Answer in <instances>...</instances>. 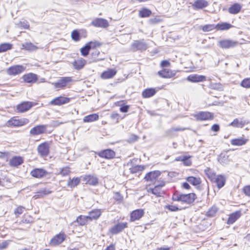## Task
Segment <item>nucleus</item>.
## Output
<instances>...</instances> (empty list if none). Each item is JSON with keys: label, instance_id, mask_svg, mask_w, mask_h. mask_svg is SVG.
I'll list each match as a JSON object with an SVG mask.
<instances>
[{"label": "nucleus", "instance_id": "12", "mask_svg": "<svg viewBox=\"0 0 250 250\" xmlns=\"http://www.w3.org/2000/svg\"><path fill=\"white\" fill-rule=\"evenodd\" d=\"M34 105L31 102H23L17 106V110L18 112L23 113L29 110Z\"/></svg>", "mask_w": 250, "mask_h": 250}, {"label": "nucleus", "instance_id": "4", "mask_svg": "<svg viewBox=\"0 0 250 250\" xmlns=\"http://www.w3.org/2000/svg\"><path fill=\"white\" fill-rule=\"evenodd\" d=\"M238 44L239 42L237 41L230 39H223L218 42V45L222 49L233 48Z\"/></svg>", "mask_w": 250, "mask_h": 250}, {"label": "nucleus", "instance_id": "19", "mask_svg": "<svg viewBox=\"0 0 250 250\" xmlns=\"http://www.w3.org/2000/svg\"><path fill=\"white\" fill-rule=\"evenodd\" d=\"M47 172L43 168H35L30 172L31 175L35 178H41L45 176Z\"/></svg>", "mask_w": 250, "mask_h": 250}, {"label": "nucleus", "instance_id": "25", "mask_svg": "<svg viewBox=\"0 0 250 250\" xmlns=\"http://www.w3.org/2000/svg\"><path fill=\"white\" fill-rule=\"evenodd\" d=\"M242 215L241 211L237 210L236 211L229 216V217L227 221V224L230 225L234 223L238 218L240 217Z\"/></svg>", "mask_w": 250, "mask_h": 250}, {"label": "nucleus", "instance_id": "34", "mask_svg": "<svg viewBox=\"0 0 250 250\" xmlns=\"http://www.w3.org/2000/svg\"><path fill=\"white\" fill-rule=\"evenodd\" d=\"M23 163V159L21 157H14L9 162V164L12 167H17Z\"/></svg>", "mask_w": 250, "mask_h": 250}, {"label": "nucleus", "instance_id": "40", "mask_svg": "<svg viewBox=\"0 0 250 250\" xmlns=\"http://www.w3.org/2000/svg\"><path fill=\"white\" fill-rule=\"evenodd\" d=\"M152 12L151 11L146 8H143L139 11V15L141 18H146L149 17Z\"/></svg>", "mask_w": 250, "mask_h": 250}, {"label": "nucleus", "instance_id": "9", "mask_svg": "<svg viewBox=\"0 0 250 250\" xmlns=\"http://www.w3.org/2000/svg\"><path fill=\"white\" fill-rule=\"evenodd\" d=\"M127 227V224L126 222L119 223L112 227L109 231L112 234H117L122 231Z\"/></svg>", "mask_w": 250, "mask_h": 250}, {"label": "nucleus", "instance_id": "23", "mask_svg": "<svg viewBox=\"0 0 250 250\" xmlns=\"http://www.w3.org/2000/svg\"><path fill=\"white\" fill-rule=\"evenodd\" d=\"M226 181V178L224 176L218 175L215 176L212 182L216 183L217 187L221 188L225 185Z\"/></svg>", "mask_w": 250, "mask_h": 250}, {"label": "nucleus", "instance_id": "41", "mask_svg": "<svg viewBox=\"0 0 250 250\" xmlns=\"http://www.w3.org/2000/svg\"><path fill=\"white\" fill-rule=\"evenodd\" d=\"M89 220L87 216L80 215L77 218L76 222L81 226L85 225Z\"/></svg>", "mask_w": 250, "mask_h": 250}, {"label": "nucleus", "instance_id": "1", "mask_svg": "<svg viewBox=\"0 0 250 250\" xmlns=\"http://www.w3.org/2000/svg\"><path fill=\"white\" fill-rule=\"evenodd\" d=\"M196 198V195L193 193L188 194H179L175 193L172 196V200L175 201L190 204L194 202Z\"/></svg>", "mask_w": 250, "mask_h": 250}, {"label": "nucleus", "instance_id": "64", "mask_svg": "<svg viewBox=\"0 0 250 250\" xmlns=\"http://www.w3.org/2000/svg\"><path fill=\"white\" fill-rule=\"evenodd\" d=\"M119 114L118 113H112L111 115V118L112 119H115L117 120V122H118Z\"/></svg>", "mask_w": 250, "mask_h": 250}, {"label": "nucleus", "instance_id": "45", "mask_svg": "<svg viewBox=\"0 0 250 250\" xmlns=\"http://www.w3.org/2000/svg\"><path fill=\"white\" fill-rule=\"evenodd\" d=\"M218 208L215 206H212L206 213V215L208 217H213L217 213Z\"/></svg>", "mask_w": 250, "mask_h": 250}, {"label": "nucleus", "instance_id": "33", "mask_svg": "<svg viewBox=\"0 0 250 250\" xmlns=\"http://www.w3.org/2000/svg\"><path fill=\"white\" fill-rule=\"evenodd\" d=\"M242 6L238 3H235L232 5L228 9L229 12L232 14H236L238 13L241 9Z\"/></svg>", "mask_w": 250, "mask_h": 250}, {"label": "nucleus", "instance_id": "27", "mask_svg": "<svg viewBox=\"0 0 250 250\" xmlns=\"http://www.w3.org/2000/svg\"><path fill=\"white\" fill-rule=\"evenodd\" d=\"M208 5V2L206 0H196L192 4V7L194 9H201L207 7Z\"/></svg>", "mask_w": 250, "mask_h": 250}, {"label": "nucleus", "instance_id": "24", "mask_svg": "<svg viewBox=\"0 0 250 250\" xmlns=\"http://www.w3.org/2000/svg\"><path fill=\"white\" fill-rule=\"evenodd\" d=\"M158 74L162 78H170L175 75V72L169 69H164L158 71Z\"/></svg>", "mask_w": 250, "mask_h": 250}, {"label": "nucleus", "instance_id": "5", "mask_svg": "<svg viewBox=\"0 0 250 250\" xmlns=\"http://www.w3.org/2000/svg\"><path fill=\"white\" fill-rule=\"evenodd\" d=\"M28 122V120L26 118L18 119L17 117H13L7 122V125L14 127L21 126L27 124Z\"/></svg>", "mask_w": 250, "mask_h": 250}, {"label": "nucleus", "instance_id": "56", "mask_svg": "<svg viewBox=\"0 0 250 250\" xmlns=\"http://www.w3.org/2000/svg\"><path fill=\"white\" fill-rule=\"evenodd\" d=\"M51 193V191L45 188H42L38 192V193H39V195H47Z\"/></svg>", "mask_w": 250, "mask_h": 250}, {"label": "nucleus", "instance_id": "31", "mask_svg": "<svg viewBox=\"0 0 250 250\" xmlns=\"http://www.w3.org/2000/svg\"><path fill=\"white\" fill-rule=\"evenodd\" d=\"M148 192L152 193L157 197L162 196L164 194V191L162 190V188L159 186L155 185L154 188H150L148 189Z\"/></svg>", "mask_w": 250, "mask_h": 250}, {"label": "nucleus", "instance_id": "60", "mask_svg": "<svg viewBox=\"0 0 250 250\" xmlns=\"http://www.w3.org/2000/svg\"><path fill=\"white\" fill-rule=\"evenodd\" d=\"M23 211V208L21 207H20L16 208L15 210V213L16 215L18 216L21 214Z\"/></svg>", "mask_w": 250, "mask_h": 250}, {"label": "nucleus", "instance_id": "59", "mask_svg": "<svg viewBox=\"0 0 250 250\" xmlns=\"http://www.w3.org/2000/svg\"><path fill=\"white\" fill-rule=\"evenodd\" d=\"M129 108V106L128 105H122L121 106L120 110L122 112L125 113L127 112Z\"/></svg>", "mask_w": 250, "mask_h": 250}, {"label": "nucleus", "instance_id": "14", "mask_svg": "<svg viewBox=\"0 0 250 250\" xmlns=\"http://www.w3.org/2000/svg\"><path fill=\"white\" fill-rule=\"evenodd\" d=\"M98 155L102 158L111 159L115 157V152L110 149H107L100 151Z\"/></svg>", "mask_w": 250, "mask_h": 250}, {"label": "nucleus", "instance_id": "37", "mask_svg": "<svg viewBox=\"0 0 250 250\" xmlns=\"http://www.w3.org/2000/svg\"><path fill=\"white\" fill-rule=\"evenodd\" d=\"M156 92V91L154 88H147L143 91L142 96L145 98H149L154 95Z\"/></svg>", "mask_w": 250, "mask_h": 250}, {"label": "nucleus", "instance_id": "44", "mask_svg": "<svg viewBox=\"0 0 250 250\" xmlns=\"http://www.w3.org/2000/svg\"><path fill=\"white\" fill-rule=\"evenodd\" d=\"M12 44L9 43H3L0 44V53L5 52L12 48Z\"/></svg>", "mask_w": 250, "mask_h": 250}, {"label": "nucleus", "instance_id": "39", "mask_svg": "<svg viewBox=\"0 0 250 250\" xmlns=\"http://www.w3.org/2000/svg\"><path fill=\"white\" fill-rule=\"evenodd\" d=\"M232 27H233V25L227 22H222L216 24V29L218 30H227Z\"/></svg>", "mask_w": 250, "mask_h": 250}, {"label": "nucleus", "instance_id": "49", "mask_svg": "<svg viewBox=\"0 0 250 250\" xmlns=\"http://www.w3.org/2000/svg\"><path fill=\"white\" fill-rule=\"evenodd\" d=\"M90 50L89 45L86 44L81 49V55L83 57H86L89 54Z\"/></svg>", "mask_w": 250, "mask_h": 250}, {"label": "nucleus", "instance_id": "28", "mask_svg": "<svg viewBox=\"0 0 250 250\" xmlns=\"http://www.w3.org/2000/svg\"><path fill=\"white\" fill-rule=\"evenodd\" d=\"M83 181L86 184L92 186L96 185L98 182V178L96 176L90 175H86L83 178Z\"/></svg>", "mask_w": 250, "mask_h": 250}, {"label": "nucleus", "instance_id": "10", "mask_svg": "<svg viewBox=\"0 0 250 250\" xmlns=\"http://www.w3.org/2000/svg\"><path fill=\"white\" fill-rule=\"evenodd\" d=\"M25 67L21 65H16L10 67L7 70V73L9 75H16L23 72Z\"/></svg>", "mask_w": 250, "mask_h": 250}, {"label": "nucleus", "instance_id": "52", "mask_svg": "<svg viewBox=\"0 0 250 250\" xmlns=\"http://www.w3.org/2000/svg\"><path fill=\"white\" fill-rule=\"evenodd\" d=\"M72 39L75 41H78L80 40V33L77 30H74L71 33Z\"/></svg>", "mask_w": 250, "mask_h": 250}, {"label": "nucleus", "instance_id": "63", "mask_svg": "<svg viewBox=\"0 0 250 250\" xmlns=\"http://www.w3.org/2000/svg\"><path fill=\"white\" fill-rule=\"evenodd\" d=\"M169 64V62L166 60L163 61L161 62V66L163 67L168 66Z\"/></svg>", "mask_w": 250, "mask_h": 250}, {"label": "nucleus", "instance_id": "18", "mask_svg": "<svg viewBox=\"0 0 250 250\" xmlns=\"http://www.w3.org/2000/svg\"><path fill=\"white\" fill-rule=\"evenodd\" d=\"M187 80L192 83H198L204 82L206 81V77L203 75H199L197 74H191L189 75L187 78Z\"/></svg>", "mask_w": 250, "mask_h": 250}, {"label": "nucleus", "instance_id": "16", "mask_svg": "<svg viewBox=\"0 0 250 250\" xmlns=\"http://www.w3.org/2000/svg\"><path fill=\"white\" fill-rule=\"evenodd\" d=\"M161 174V172L159 170H155L148 172L145 177L146 181L153 182Z\"/></svg>", "mask_w": 250, "mask_h": 250}, {"label": "nucleus", "instance_id": "47", "mask_svg": "<svg viewBox=\"0 0 250 250\" xmlns=\"http://www.w3.org/2000/svg\"><path fill=\"white\" fill-rule=\"evenodd\" d=\"M87 45H89V48L95 49L97 47H99L101 46V43L98 41H91L86 43Z\"/></svg>", "mask_w": 250, "mask_h": 250}, {"label": "nucleus", "instance_id": "50", "mask_svg": "<svg viewBox=\"0 0 250 250\" xmlns=\"http://www.w3.org/2000/svg\"><path fill=\"white\" fill-rule=\"evenodd\" d=\"M144 169L143 167L137 165L129 168L130 172L131 173H136L139 171H141Z\"/></svg>", "mask_w": 250, "mask_h": 250}, {"label": "nucleus", "instance_id": "11", "mask_svg": "<svg viewBox=\"0 0 250 250\" xmlns=\"http://www.w3.org/2000/svg\"><path fill=\"white\" fill-rule=\"evenodd\" d=\"M70 101V99L67 97L60 96L56 97L52 100L49 104L52 105H62L64 104L68 103Z\"/></svg>", "mask_w": 250, "mask_h": 250}, {"label": "nucleus", "instance_id": "38", "mask_svg": "<svg viewBox=\"0 0 250 250\" xmlns=\"http://www.w3.org/2000/svg\"><path fill=\"white\" fill-rule=\"evenodd\" d=\"M99 119V115L94 113L85 116L83 119L84 123H89L96 121Z\"/></svg>", "mask_w": 250, "mask_h": 250}, {"label": "nucleus", "instance_id": "22", "mask_svg": "<svg viewBox=\"0 0 250 250\" xmlns=\"http://www.w3.org/2000/svg\"><path fill=\"white\" fill-rule=\"evenodd\" d=\"M65 239V235L63 233H59L56 235L50 240V244L55 246L62 243Z\"/></svg>", "mask_w": 250, "mask_h": 250}, {"label": "nucleus", "instance_id": "51", "mask_svg": "<svg viewBox=\"0 0 250 250\" xmlns=\"http://www.w3.org/2000/svg\"><path fill=\"white\" fill-rule=\"evenodd\" d=\"M241 85L246 88H250V78L244 79L241 83Z\"/></svg>", "mask_w": 250, "mask_h": 250}, {"label": "nucleus", "instance_id": "3", "mask_svg": "<svg viewBox=\"0 0 250 250\" xmlns=\"http://www.w3.org/2000/svg\"><path fill=\"white\" fill-rule=\"evenodd\" d=\"M232 155L230 151H224L218 156V161L222 165L229 164L232 161Z\"/></svg>", "mask_w": 250, "mask_h": 250}, {"label": "nucleus", "instance_id": "62", "mask_svg": "<svg viewBox=\"0 0 250 250\" xmlns=\"http://www.w3.org/2000/svg\"><path fill=\"white\" fill-rule=\"evenodd\" d=\"M220 129V126L218 124H214L211 126V130L214 132H217Z\"/></svg>", "mask_w": 250, "mask_h": 250}, {"label": "nucleus", "instance_id": "54", "mask_svg": "<svg viewBox=\"0 0 250 250\" xmlns=\"http://www.w3.org/2000/svg\"><path fill=\"white\" fill-rule=\"evenodd\" d=\"M190 157V156H184L183 157L182 161L186 166H189L191 164V161L189 159Z\"/></svg>", "mask_w": 250, "mask_h": 250}, {"label": "nucleus", "instance_id": "58", "mask_svg": "<svg viewBox=\"0 0 250 250\" xmlns=\"http://www.w3.org/2000/svg\"><path fill=\"white\" fill-rule=\"evenodd\" d=\"M20 26L24 29H28L29 28V24L26 21H21L19 23Z\"/></svg>", "mask_w": 250, "mask_h": 250}, {"label": "nucleus", "instance_id": "43", "mask_svg": "<svg viewBox=\"0 0 250 250\" xmlns=\"http://www.w3.org/2000/svg\"><path fill=\"white\" fill-rule=\"evenodd\" d=\"M247 140L244 139H235L231 141V145L240 146L246 144Z\"/></svg>", "mask_w": 250, "mask_h": 250}, {"label": "nucleus", "instance_id": "30", "mask_svg": "<svg viewBox=\"0 0 250 250\" xmlns=\"http://www.w3.org/2000/svg\"><path fill=\"white\" fill-rule=\"evenodd\" d=\"M189 129V128L181 127H179V126L176 127H171L166 131V135L167 136L172 137L174 136V132L184 131V130H185L186 129Z\"/></svg>", "mask_w": 250, "mask_h": 250}, {"label": "nucleus", "instance_id": "2", "mask_svg": "<svg viewBox=\"0 0 250 250\" xmlns=\"http://www.w3.org/2000/svg\"><path fill=\"white\" fill-rule=\"evenodd\" d=\"M72 81V79L70 77H61L57 82L52 83L54 87L58 90L60 89H64L68 84Z\"/></svg>", "mask_w": 250, "mask_h": 250}, {"label": "nucleus", "instance_id": "32", "mask_svg": "<svg viewBox=\"0 0 250 250\" xmlns=\"http://www.w3.org/2000/svg\"><path fill=\"white\" fill-rule=\"evenodd\" d=\"M86 61L83 58H80L73 62L74 68L77 70L82 69L85 64Z\"/></svg>", "mask_w": 250, "mask_h": 250}, {"label": "nucleus", "instance_id": "8", "mask_svg": "<svg viewBox=\"0 0 250 250\" xmlns=\"http://www.w3.org/2000/svg\"><path fill=\"white\" fill-rule=\"evenodd\" d=\"M47 126L46 125H37L31 129L30 131V135L35 136L44 133L47 129Z\"/></svg>", "mask_w": 250, "mask_h": 250}, {"label": "nucleus", "instance_id": "13", "mask_svg": "<svg viewBox=\"0 0 250 250\" xmlns=\"http://www.w3.org/2000/svg\"><path fill=\"white\" fill-rule=\"evenodd\" d=\"M38 151L42 157L48 155L49 152V144L47 142H44L40 145L38 147Z\"/></svg>", "mask_w": 250, "mask_h": 250}, {"label": "nucleus", "instance_id": "20", "mask_svg": "<svg viewBox=\"0 0 250 250\" xmlns=\"http://www.w3.org/2000/svg\"><path fill=\"white\" fill-rule=\"evenodd\" d=\"M145 212L142 209H138L131 212L130 214V220L135 221L139 220L144 215Z\"/></svg>", "mask_w": 250, "mask_h": 250}, {"label": "nucleus", "instance_id": "15", "mask_svg": "<svg viewBox=\"0 0 250 250\" xmlns=\"http://www.w3.org/2000/svg\"><path fill=\"white\" fill-rule=\"evenodd\" d=\"M22 78L24 82L30 83H35L38 79L37 75L32 73L24 75Z\"/></svg>", "mask_w": 250, "mask_h": 250}, {"label": "nucleus", "instance_id": "55", "mask_svg": "<svg viewBox=\"0 0 250 250\" xmlns=\"http://www.w3.org/2000/svg\"><path fill=\"white\" fill-rule=\"evenodd\" d=\"M166 208L171 211H177L181 209L175 205H167L166 206Z\"/></svg>", "mask_w": 250, "mask_h": 250}, {"label": "nucleus", "instance_id": "35", "mask_svg": "<svg viewBox=\"0 0 250 250\" xmlns=\"http://www.w3.org/2000/svg\"><path fill=\"white\" fill-rule=\"evenodd\" d=\"M80 181V178L79 177H74L72 179L69 178L67 185L69 188H73L79 185Z\"/></svg>", "mask_w": 250, "mask_h": 250}, {"label": "nucleus", "instance_id": "61", "mask_svg": "<svg viewBox=\"0 0 250 250\" xmlns=\"http://www.w3.org/2000/svg\"><path fill=\"white\" fill-rule=\"evenodd\" d=\"M9 245V242L4 241L0 243V249L2 250L6 249Z\"/></svg>", "mask_w": 250, "mask_h": 250}, {"label": "nucleus", "instance_id": "46", "mask_svg": "<svg viewBox=\"0 0 250 250\" xmlns=\"http://www.w3.org/2000/svg\"><path fill=\"white\" fill-rule=\"evenodd\" d=\"M204 172L211 181L213 180L216 175L212 172L211 170L209 167H207L205 169Z\"/></svg>", "mask_w": 250, "mask_h": 250}, {"label": "nucleus", "instance_id": "42", "mask_svg": "<svg viewBox=\"0 0 250 250\" xmlns=\"http://www.w3.org/2000/svg\"><path fill=\"white\" fill-rule=\"evenodd\" d=\"M22 47L27 50L33 51L38 49V47L31 42H26L22 45Z\"/></svg>", "mask_w": 250, "mask_h": 250}, {"label": "nucleus", "instance_id": "7", "mask_svg": "<svg viewBox=\"0 0 250 250\" xmlns=\"http://www.w3.org/2000/svg\"><path fill=\"white\" fill-rule=\"evenodd\" d=\"M197 121H206L211 120L213 118L212 113L208 111H200L194 115Z\"/></svg>", "mask_w": 250, "mask_h": 250}, {"label": "nucleus", "instance_id": "48", "mask_svg": "<svg viewBox=\"0 0 250 250\" xmlns=\"http://www.w3.org/2000/svg\"><path fill=\"white\" fill-rule=\"evenodd\" d=\"M216 29L215 24H206L202 26V29L204 32H209Z\"/></svg>", "mask_w": 250, "mask_h": 250}, {"label": "nucleus", "instance_id": "21", "mask_svg": "<svg viewBox=\"0 0 250 250\" xmlns=\"http://www.w3.org/2000/svg\"><path fill=\"white\" fill-rule=\"evenodd\" d=\"M103 211V210L101 209H95L89 211L87 216L89 220L92 221L98 219L101 215Z\"/></svg>", "mask_w": 250, "mask_h": 250}, {"label": "nucleus", "instance_id": "29", "mask_svg": "<svg viewBox=\"0 0 250 250\" xmlns=\"http://www.w3.org/2000/svg\"><path fill=\"white\" fill-rule=\"evenodd\" d=\"M246 124V122L242 118L235 119L229 125L234 127L242 128Z\"/></svg>", "mask_w": 250, "mask_h": 250}, {"label": "nucleus", "instance_id": "36", "mask_svg": "<svg viewBox=\"0 0 250 250\" xmlns=\"http://www.w3.org/2000/svg\"><path fill=\"white\" fill-rule=\"evenodd\" d=\"M186 180L193 186L199 185L201 183V180L199 177L188 176L186 178Z\"/></svg>", "mask_w": 250, "mask_h": 250}, {"label": "nucleus", "instance_id": "26", "mask_svg": "<svg viewBox=\"0 0 250 250\" xmlns=\"http://www.w3.org/2000/svg\"><path fill=\"white\" fill-rule=\"evenodd\" d=\"M117 73V70L115 69H109L103 72L101 77L103 79H109L112 78Z\"/></svg>", "mask_w": 250, "mask_h": 250}, {"label": "nucleus", "instance_id": "53", "mask_svg": "<svg viewBox=\"0 0 250 250\" xmlns=\"http://www.w3.org/2000/svg\"><path fill=\"white\" fill-rule=\"evenodd\" d=\"M70 172V171L69 170V168L66 167L61 169V170L60 172V174H61L62 176H64L68 175Z\"/></svg>", "mask_w": 250, "mask_h": 250}, {"label": "nucleus", "instance_id": "6", "mask_svg": "<svg viewBox=\"0 0 250 250\" xmlns=\"http://www.w3.org/2000/svg\"><path fill=\"white\" fill-rule=\"evenodd\" d=\"M131 49L133 51H144L148 48L147 44L144 40L135 41L131 44Z\"/></svg>", "mask_w": 250, "mask_h": 250}, {"label": "nucleus", "instance_id": "57", "mask_svg": "<svg viewBox=\"0 0 250 250\" xmlns=\"http://www.w3.org/2000/svg\"><path fill=\"white\" fill-rule=\"evenodd\" d=\"M243 191L246 196L250 197V185L245 186Z\"/></svg>", "mask_w": 250, "mask_h": 250}, {"label": "nucleus", "instance_id": "17", "mask_svg": "<svg viewBox=\"0 0 250 250\" xmlns=\"http://www.w3.org/2000/svg\"><path fill=\"white\" fill-rule=\"evenodd\" d=\"M91 24L93 26L98 27L105 28L108 26V22L107 20L102 18H97L94 20Z\"/></svg>", "mask_w": 250, "mask_h": 250}]
</instances>
